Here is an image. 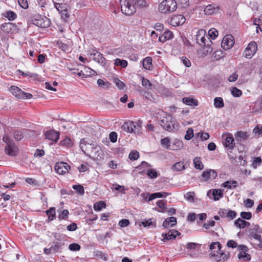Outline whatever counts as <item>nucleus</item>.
Listing matches in <instances>:
<instances>
[{"label":"nucleus","instance_id":"obj_1","mask_svg":"<svg viewBox=\"0 0 262 262\" xmlns=\"http://www.w3.org/2000/svg\"><path fill=\"white\" fill-rule=\"evenodd\" d=\"M160 125L167 131L174 132L178 129L179 124L170 115H167L160 120Z\"/></svg>","mask_w":262,"mask_h":262},{"label":"nucleus","instance_id":"obj_2","mask_svg":"<svg viewBox=\"0 0 262 262\" xmlns=\"http://www.w3.org/2000/svg\"><path fill=\"white\" fill-rule=\"evenodd\" d=\"M178 8V3L175 0H164L159 6V10L162 13H171Z\"/></svg>","mask_w":262,"mask_h":262},{"label":"nucleus","instance_id":"obj_3","mask_svg":"<svg viewBox=\"0 0 262 262\" xmlns=\"http://www.w3.org/2000/svg\"><path fill=\"white\" fill-rule=\"evenodd\" d=\"M3 140L6 144L5 148L6 153L10 156H16L18 148L13 141L7 134L4 136Z\"/></svg>","mask_w":262,"mask_h":262},{"label":"nucleus","instance_id":"obj_4","mask_svg":"<svg viewBox=\"0 0 262 262\" xmlns=\"http://www.w3.org/2000/svg\"><path fill=\"white\" fill-rule=\"evenodd\" d=\"M120 4L122 12L126 15H131L136 11V6L130 0H120Z\"/></svg>","mask_w":262,"mask_h":262},{"label":"nucleus","instance_id":"obj_5","mask_svg":"<svg viewBox=\"0 0 262 262\" xmlns=\"http://www.w3.org/2000/svg\"><path fill=\"white\" fill-rule=\"evenodd\" d=\"M209 257L213 258L216 262H225L229 257V253H225L221 249L220 250L211 251Z\"/></svg>","mask_w":262,"mask_h":262},{"label":"nucleus","instance_id":"obj_6","mask_svg":"<svg viewBox=\"0 0 262 262\" xmlns=\"http://www.w3.org/2000/svg\"><path fill=\"white\" fill-rule=\"evenodd\" d=\"M10 91L18 99H30L33 97L31 94L24 92L19 88L15 85L10 87Z\"/></svg>","mask_w":262,"mask_h":262},{"label":"nucleus","instance_id":"obj_7","mask_svg":"<svg viewBox=\"0 0 262 262\" xmlns=\"http://www.w3.org/2000/svg\"><path fill=\"white\" fill-rule=\"evenodd\" d=\"M257 49V45L256 42L254 41H251L245 49L243 53V56L247 58L250 59L254 56Z\"/></svg>","mask_w":262,"mask_h":262},{"label":"nucleus","instance_id":"obj_8","mask_svg":"<svg viewBox=\"0 0 262 262\" xmlns=\"http://www.w3.org/2000/svg\"><path fill=\"white\" fill-rule=\"evenodd\" d=\"M89 57L92 58L93 60L100 63L102 66H104L106 63V60L102 54L96 50H92L89 51Z\"/></svg>","mask_w":262,"mask_h":262},{"label":"nucleus","instance_id":"obj_9","mask_svg":"<svg viewBox=\"0 0 262 262\" xmlns=\"http://www.w3.org/2000/svg\"><path fill=\"white\" fill-rule=\"evenodd\" d=\"M186 18L183 15L177 14L174 15L171 17L169 23L173 27H177L184 24Z\"/></svg>","mask_w":262,"mask_h":262},{"label":"nucleus","instance_id":"obj_10","mask_svg":"<svg viewBox=\"0 0 262 262\" xmlns=\"http://www.w3.org/2000/svg\"><path fill=\"white\" fill-rule=\"evenodd\" d=\"M233 37L231 35H226L223 39L221 43L222 48L225 50L230 49L234 45Z\"/></svg>","mask_w":262,"mask_h":262},{"label":"nucleus","instance_id":"obj_11","mask_svg":"<svg viewBox=\"0 0 262 262\" xmlns=\"http://www.w3.org/2000/svg\"><path fill=\"white\" fill-rule=\"evenodd\" d=\"M70 168V166L65 162L57 163L55 166V170L60 174L66 173Z\"/></svg>","mask_w":262,"mask_h":262},{"label":"nucleus","instance_id":"obj_12","mask_svg":"<svg viewBox=\"0 0 262 262\" xmlns=\"http://www.w3.org/2000/svg\"><path fill=\"white\" fill-rule=\"evenodd\" d=\"M178 147L177 148H171L170 145V140L168 137H165L163 139H162L161 140V144L162 146L166 149H172V150H177L182 148L183 147V143L182 142H178Z\"/></svg>","mask_w":262,"mask_h":262},{"label":"nucleus","instance_id":"obj_13","mask_svg":"<svg viewBox=\"0 0 262 262\" xmlns=\"http://www.w3.org/2000/svg\"><path fill=\"white\" fill-rule=\"evenodd\" d=\"M206 32L204 29H201L197 32L196 35V41L201 46H205L206 38H205Z\"/></svg>","mask_w":262,"mask_h":262},{"label":"nucleus","instance_id":"obj_14","mask_svg":"<svg viewBox=\"0 0 262 262\" xmlns=\"http://www.w3.org/2000/svg\"><path fill=\"white\" fill-rule=\"evenodd\" d=\"M59 132L53 130H50L45 133L46 138L54 142H57L59 138Z\"/></svg>","mask_w":262,"mask_h":262},{"label":"nucleus","instance_id":"obj_15","mask_svg":"<svg viewBox=\"0 0 262 262\" xmlns=\"http://www.w3.org/2000/svg\"><path fill=\"white\" fill-rule=\"evenodd\" d=\"M224 144L225 147L228 148V150H230L229 151L231 152L235 145L234 139L231 134L226 136Z\"/></svg>","mask_w":262,"mask_h":262},{"label":"nucleus","instance_id":"obj_16","mask_svg":"<svg viewBox=\"0 0 262 262\" xmlns=\"http://www.w3.org/2000/svg\"><path fill=\"white\" fill-rule=\"evenodd\" d=\"M219 11V7L215 4H210L207 6L204 9L206 15H212L216 13Z\"/></svg>","mask_w":262,"mask_h":262},{"label":"nucleus","instance_id":"obj_17","mask_svg":"<svg viewBox=\"0 0 262 262\" xmlns=\"http://www.w3.org/2000/svg\"><path fill=\"white\" fill-rule=\"evenodd\" d=\"M133 127H135L134 122L131 121L125 122L122 125L121 128L125 132L128 133H133L134 132Z\"/></svg>","mask_w":262,"mask_h":262},{"label":"nucleus","instance_id":"obj_18","mask_svg":"<svg viewBox=\"0 0 262 262\" xmlns=\"http://www.w3.org/2000/svg\"><path fill=\"white\" fill-rule=\"evenodd\" d=\"M177 224V219L174 216L167 217L163 223L162 226L164 228H168L169 226H174Z\"/></svg>","mask_w":262,"mask_h":262},{"label":"nucleus","instance_id":"obj_19","mask_svg":"<svg viewBox=\"0 0 262 262\" xmlns=\"http://www.w3.org/2000/svg\"><path fill=\"white\" fill-rule=\"evenodd\" d=\"M16 27V26L15 24L9 22L3 24L1 25V28L3 32L5 33H9Z\"/></svg>","mask_w":262,"mask_h":262},{"label":"nucleus","instance_id":"obj_20","mask_svg":"<svg viewBox=\"0 0 262 262\" xmlns=\"http://www.w3.org/2000/svg\"><path fill=\"white\" fill-rule=\"evenodd\" d=\"M65 244L64 243L56 242L51 246V249L53 253L61 252Z\"/></svg>","mask_w":262,"mask_h":262},{"label":"nucleus","instance_id":"obj_21","mask_svg":"<svg viewBox=\"0 0 262 262\" xmlns=\"http://www.w3.org/2000/svg\"><path fill=\"white\" fill-rule=\"evenodd\" d=\"M249 134L247 132L242 131L237 132L235 135V139L237 141H242L248 139L249 137Z\"/></svg>","mask_w":262,"mask_h":262},{"label":"nucleus","instance_id":"obj_22","mask_svg":"<svg viewBox=\"0 0 262 262\" xmlns=\"http://www.w3.org/2000/svg\"><path fill=\"white\" fill-rule=\"evenodd\" d=\"M143 122L141 120H138L137 122H134L135 127H133V133L137 135H140L142 134V125Z\"/></svg>","mask_w":262,"mask_h":262},{"label":"nucleus","instance_id":"obj_23","mask_svg":"<svg viewBox=\"0 0 262 262\" xmlns=\"http://www.w3.org/2000/svg\"><path fill=\"white\" fill-rule=\"evenodd\" d=\"M182 101L184 103L189 106H197L198 105V101L196 99L190 97L183 98Z\"/></svg>","mask_w":262,"mask_h":262},{"label":"nucleus","instance_id":"obj_24","mask_svg":"<svg viewBox=\"0 0 262 262\" xmlns=\"http://www.w3.org/2000/svg\"><path fill=\"white\" fill-rule=\"evenodd\" d=\"M143 66L146 70H151L152 68V58L150 57L145 58L143 61Z\"/></svg>","mask_w":262,"mask_h":262},{"label":"nucleus","instance_id":"obj_25","mask_svg":"<svg viewBox=\"0 0 262 262\" xmlns=\"http://www.w3.org/2000/svg\"><path fill=\"white\" fill-rule=\"evenodd\" d=\"M247 251H241L237 255V257L239 259L245 261H250L251 259L250 255L246 253Z\"/></svg>","mask_w":262,"mask_h":262},{"label":"nucleus","instance_id":"obj_26","mask_svg":"<svg viewBox=\"0 0 262 262\" xmlns=\"http://www.w3.org/2000/svg\"><path fill=\"white\" fill-rule=\"evenodd\" d=\"M40 16H37V18L32 19L31 21L32 22V24L39 27H46L45 22L43 21L42 19H40Z\"/></svg>","mask_w":262,"mask_h":262},{"label":"nucleus","instance_id":"obj_27","mask_svg":"<svg viewBox=\"0 0 262 262\" xmlns=\"http://www.w3.org/2000/svg\"><path fill=\"white\" fill-rule=\"evenodd\" d=\"M185 165L183 162H177L174 164L171 167V169L176 171H180L185 169Z\"/></svg>","mask_w":262,"mask_h":262},{"label":"nucleus","instance_id":"obj_28","mask_svg":"<svg viewBox=\"0 0 262 262\" xmlns=\"http://www.w3.org/2000/svg\"><path fill=\"white\" fill-rule=\"evenodd\" d=\"M211 194L214 201H217L223 196V192L221 189H213Z\"/></svg>","mask_w":262,"mask_h":262},{"label":"nucleus","instance_id":"obj_29","mask_svg":"<svg viewBox=\"0 0 262 262\" xmlns=\"http://www.w3.org/2000/svg\"><path fill=\"white\" fill-rule=\"evenodd\" d=\"M46 213L48 216L49 221H53L55 217V208L51 207L49 209L46 210Z\"/></svg>","mask_w":262,"mask_h":262},{"label":"nucleus","instance_id":"obj_30","mask_svg":"<svg viewBox=\"0 0 262 262\" xmlns=\"http://www.w3.org/2000/svg\"><path fill=\"white\" fill-rule=\"evenodd\" d=\"M162 236L163 237L162 239L163 241L174 239L176 237V235L173 233L172 230H170L167 233H162Z\"/></svg>","mask_w":262,"mask_h":262},{"label":"nucleus","instance_id":"obj_31","mask_svg":"<svg viewBox=\"0 0 262 262\" xmlns=\"http://www.w3.org/2000/svg\"><path fill=\"white\" fill-rule=\"evenodd\" d=\"M214 105L217 108H221L224 107V103L221 97H216L214 99Z\"/></svg>","mask_w":262,"mask_h":262},{"label":"nucleus","instance_id":"obj_32","mask_svg":"<svg viewBox=\"0 0 262 262\" xmlns=\"http://www.w3.org/2000/svg\"><path fill=\"white\" fill-rule=\"evenodd\" d=\"M193 163L196 169L202 170L204 168V165L201 161L200 158L195 157L193 159Z\"/></svg>","mask_w":262,"mask_h":262},{"label":"nucleus","instance_id":"obj_33","mask_svg":"<svg viewBox=\"0 0 262 262\" xmlns=\"http://www.w3.org/2000/svg\"><path fill=\"white\" fill-rule=\"evenodd\" d=\"M253 241H250L251 244L253 246V247L257 249H262V239L261 238H260L258 239H255Z\"/></svg>","mask_w":262,"mask_h":262},{"label":"nucleus","instance_id":"obj_34","mask_svg":"<svg viewBox=\"0 0 262 262\" xmlns=\"http://www.w3.org/2000/svg\"><path fill=\"white\" fill-rule=\"evenodd\" d=\"M140 226L143 225L144 227H150L152 226L154 227H156V223L155 222L152 221L151 219H150L148 220H145L144 221L141 222L140 224Z\"/></svg>","mask_w":262,"mask_h":262},{"label":"nucleus","instance_id":"obj_35","mask_svg":"<svg viewBox=\"0 0 262 262\" xmlns=\"http://www.w3.org/2000/svg\"><path fill=\"white\" fill-rule=\"evenodd\" d=\"M3 16L11 21L14 20L17 17L16 14L11 11L6 12L3 14Z\"/></svg>","mask_w":262,"mask_h":262},{"label":"nucleus","instance_id":"obj_36","mask_svg":"<svg viewBox=\"0 0 262 262\" xmlns=\"http://www.w3.org/2000/svg\"><path fill=\"white\" fill-rule=\"evenodd\" d=\"M221 248L222 245L219 242H212L211 243L209 246V249L211 250V251L220 250Z\"/></svg>","mask_w":262,"mask_h":262},{"label":"nucleus","instance_id":"obj_37","mask_svg":"<svg viewBox=\"0 0 262 262\" xmlns=\"http://www.w3.org/2000/svg\"><path fill=\"white\" fill-rule=\"evenodd\" d=\"M254 25L256 26V31L258 32V29L262 31V15H260L258 18H255L254 20Z\"/></svg>","mask_w":262,"mask_h":262},{"label":"nucleus","instance_id":"obj_38","mask_svg":"<svg viewBox=\"0 0 262 262\" xmlns=\"http://www.w3.org/2000/svg\"><path fill=\"white\" fill-rule=\"evenodd\" d=\"M106 207V204L103 201L97 202L94 205V209L96 211H100L102 208Z\"/></svg>","mask_w":262,"mask_h":262},{"label":"nucleus","instance_id":"obj_39","mask_svg":"<svg viewBox=\"0 0 262 262\" xmlns=\"http://www.w3.org/2000/svg\"><path fill=\"white\" fill-rule=\"evenodd\" d=\"M245 221L243 220L241 218H238L234 221V225L240 229H243L245 228Z\"/></svg>","mask_w":262,"mask_h":262},{"label":"nucleus","instance_id":"obj_40","mask_svg":"<svg viewBox=\"0 0 262 262\" xmlns=\"http://www.w3.org/2000/svg\"><path fill=\"white\" fill-rule=\"evenodd\" d=\"M115 64L116 66H120L122 68H126L127 66V61L125 60H121L120 59H116L115 60Z\"/></svg>","mask_w":262,"mask_h":262},{"label":"nucleus","instance_id":"obj_41","mask_svg":"<svg viewBox=\"0 0 262 262\" xmlns=\"http://www.w3.org/2000/svg\"><path fill=\"white\" fill-rule=\"evenodd\" d=\"M69 214V211L67 209H64L62 210L60 213L58 215V219L59 220H67L68 218V215Z\"/></svg>","mask_w":262,"mask_h":262},{"label":"nucleus","instance_id":"obj_42","mask_svg":"<svg viewBox=\"0 0 262 262\" xmlns=\"http://www.w3.org/2000/svg\"><path fill=\"white\" fill-rule=\"evenodd\" d=\"M210 39H214L218 35V31L215 28H211L208 31Z\"/></svg>","mask_w":262,"mask_h":262},{"label":"nucleus","instance_id":"obj_43","mask_svg":"<svg viewBox=\"0 0 262 262\" xmlns=\"http://www.w3.org/2000/svg\"><path fill=\"white\" fill-rule=\"evenodd\" d=\"M260 238H261V235L260 234L253 231H250L249 235V238L250 239V241H253L252 240L254 241L255 239H258Z\"/></svg>","mask_w":262,"mask_h":262},{"label":"nucleus","instance_id":"obj_44","mask_svg":"<svg viewBox=\"0 0 262 262\" xmlns=\"http://www.w3.org/2000/svg\"><path fill=\"white\" fill-rule=\"evenodd\" d=\"M237 215V213L235 211L228 209L226 217L230 220L235 218Z\"/></svg>","mask_w":262,"mask_h":262},{"label":"nucleus","instance_id":"obj_45","mask_svg":"<svg viewBox=\"0 0 262 262\" xmlns=\"http://www.w3.org/2000/svg\"><path fill=\"white\" fill-rule=\"evenodd\" d=\"M142 84L145 88L151 90L152 89V84L149 80L144 77H142Z\"/></svg>","mask_w":262,"mask_h":262},{"label":"nucleus","instance_id":"obj_46","mask_svg":"<svg viewBox=\"0 0 262 262\" xmlns=\"http://www.w3.org/2000/svg\"><path fill=\"white\" fill-rule=\"evenodd\" d=\"M231 92L234 97H239L242 95V91L236 87L233 88Z\"/></svg>","mask_w":262,"mask_h":262},{"label":"nucleus","instance_id":"obj_47","mask_svg":"<svg viewBox=\"0 0 262 262\" xmlns=\"http://www.w3.org/2000/svg\"><path fill=\"white\" fill-rule=\"evenodd\" d=\"M55 8L59 12L64 11L67 9L68 6L65 4L57 3L55 5Z\"/></svg>","mask_w":262,"mask_h":262},{"label":"nucleus","instance_id":"obj_48","mask_svg":"<svg viewBox=\"0 0 262 262\" xmlns=\"http://www.w3.org/2000/svg\"><path fill=\"white\" fill-rule=\"evenodd\" d=\"M73 188L76 190V191L81 195L84 193L83 187L81 185H74L73 186Z\"/></svg>","mask_w":262,"mask_h":262},{"label":"nucleus","instance_id":"obj_49","mask_svg":"<svg viewBox=\"0 0 262 262\" xmlns=\"http://www.w3.org/2000/svg\"><path fill=\"white\" fill-rule=\"evenodd\" d=\"M13 136L14 139L16 141H20L23 138V135L21 131L20 130H15L13 133Z\"/></svg>","mask_w":262,"mask_h":262},{"label":"nucleus","instance_id":"obj_50","mask_svg":"<svg viewBox=\"0 0 262 262\" xmlns=\"http://www.w3.org/2000/svg\"><path fill=\"white\" fill-rule=\"evenodd\" d=\"M139 157V154L136 150H134L130 152L129 155V158L132 161H134L138 159Z\"/></svg>","mask_w":262,"mask_h":262},{"label":"nucleus","instance_id":"obj_51","mask_svg":"<svg viewBox=\"0 0 262 262\" xmlns=\"http://www.w3.org/2000/svg\"><path fill=\"white\" fill-rule=\"evenodd\" d=\"M240 215L243 219L245 220H250L252 217V213L250 212H241Z\"/></svg>","mask_w":262,"mask_h":262},{"label":"nucleus","instance_id":"obj_52","mask_svg":"<svg viewBox=\"0 0 262 262\" xmlns=\"http://www.w3.org/2000/svg\"><path fill=\"white\" fill-rule=\"evenodd\" d=\"M147 174L150 178L154 179L158 177V173L156 170L154 169H150L147 171Z\"/></svg>","mask_w":262,"mask_h":262},{"label":"nucleus","instance_id":"obj_53","mask_svg":"<svg viewBox=\"0 0 262 262\" xmlns=\"http://www.w3.org/2000/svg\"><path fill=\"white\" fill-rule=\"evenodd\" d=\"M193 137V130L191 128H189L186 132V134L185 136L186 140H190Z\"/></svg>","mask_w":262,"mask_h":262},{"label":"nucleus","instance_id":"obj_54","mask_svg":"<svg viewBox=\"0 0 262 262\" xmlns=\"http://www.w3.org/2000/svg\"><path fill=\"white\" fill-rule=\"evenodd\" d=\"M130 1L136 7V6L143 7L146 4L145 0H130Z\"/></svg>","mask_w":262,"mask_h":262},{"label":"nucleus","instance_id":"obj_55","mask_svg":"<svg viewBox=\"0 0 262 262\" xmlns=\"http://www.w3.org/2000/svg\"><path fill=\"white\" fill-rule=\"evenodd\" d=\"M114 82L116 84V85L119 89H123V88L125 86L124 83L120 80L118 78H115L114 79Z\"/></svg>","mask_w":262,"mask_h":262},{"label":"nucleus","instance_id":"obj_56","mask_svg":"<svg viewBox=\"0 0 262 262\" xmlns=\"http://www.w3.org/2000/svg\"><path fill=\"white\" fill-rule=\"evenodd\" d=\"M69 248L71 251H76L80 249V246L76 243H73L69 245Z\"/></svg>","mask_w":262,"mask_h":262},{"label":"nucleus","instance_id":"obj_57","mask_svg":"<svg viewBox=\"0 0 262 262\" xmlns=\"http://www.w3.org/2000/svg\"><path fill=\"white\" fill-rule=\"evenodd\" d=\"M194 192H188L185 195V198L186 199L191 202H194Z\"/></svg>","mask_w":262,"mask_h":262},{"label":"nucleus","instance_id":"obj_58","mask_svg":"<svg viewBox=\"0 0 262 262\" xmlns=\"http://www.w3.org/2000/svg\"><path fill=\"white\" fill-rule=\"evenodd\" d=\"M157 206L160 208L162 210L161 211L162 212H164L166 210V208L165 207V202L163 200H159L157 202Z\"/></svg>","mask_w":262,"mask_h":262},{"label":"nucleus","instance_id":"obj_59","mask_svg":"<svg viewBox=\"0 0 262 262\" xmlns=\"http://www.w3.org/2000/svg\"><path fill=\"white\" fill-rule=\"evenodd\" d=\"M189 0H178V5L182 8H185L189 6Z\"/></svg>","mask_w":262,"mask_h":262},{"label":"nucleus","instance_id":"obj_60","mask_svg":"<svg viewBox=\"0 0 262 262\" xmlns=\"http://www.w3.org/2000/svg\"><path fill=\"white\" fill-rule=\"evenodd\" d=\"M60 145L66 146H70L72 145V141L69 138H67L60 142Z\"/></svg>","mask_w":262,"mask_h":262},{"label":"nucleus","instance_id":"obj_61","mask_svg":"<svg viewBox=\"0 0 262 262\" xmlns=\"http://www.w3.org/2000/svg\"><path fill=\"white\" fill-rule=\"evenodd\" d=\"M129 224V221L127 219H122L120 220L118 223V225L121 227H127Z\"/></svg>","mask_w":262,"mask_h":262},{"label":"nucleus","instance_id":"obj_62","mask_svg":"<svg viewBox=\"0 0 262 262\" xmlns=\"http://www.w3.org/2000/svg\"><path fill=\"white\" fill-rule=\"evenodd\" d=\"M254 203L253 200L250 199H247L244 201L245 205L247 208H252L254 205Z\"/></svg>","mask_w":262,"mask_h":262},{"label":"nucleus","instance_id":"obj_63","mask_svg":"<svg viewBox=\"0 0 262 262\" xmlns=\"http://www.w3.org/2000/svg\"><path fill=\"white\" fill-rule=\"evenodd\" d=\"M109 138L111 141L113 143H115L117 140V134L116 132H113L110 134Z\"/></svg>","mask_w":262,"mask_h":262},{"label":"nucleus","instance_id":"obj_64","mask_svg":"<svg viewBox=\"0 0 262 262\" xmlns=\"http://www.w3.org/2000/svg\"><path fill=\"white\" fill-rule=\"evenodd\" d=\"M202 177L203 178V180L207 181L210 179V171L209 170L204 171L202 172Z\"/></svg>","mask_w":262,"mask_h":262}]
</instances>
